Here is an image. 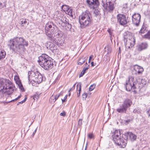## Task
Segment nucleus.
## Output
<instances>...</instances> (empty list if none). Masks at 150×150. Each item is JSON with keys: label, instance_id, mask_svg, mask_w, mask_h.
I'll list each match as a JSON object with an SVG mask.
<instances>
[{"label": "nucleus", "instance_id": "1", "mask_svg": "<svg viewBox=\"0 0 150 150\" xmlns=\"http://www.w3.org/2000/svg\"><path fill=\"white\" fill-rule=\"evenodd\" d=\"M10 48L13 51L17 53H21L25 50V47H27L28 43L23 38L17 37L10 40Z\"/></svg>", "mask_w": 150, "mask_h": 150}, {"label": "nucleus", "instance_id": "2", "mask_svg": "<svg viewBox=\"0 0 150 150\" xmlns=\"http://www.w3.org/2000/svg\"><path fill=\"white\" fill-rule=\"evenodd\" d=\"M38 62L41 67L46 70H49L56 65L55 61L47 55L43 54L39 58Z\"/></svg>", "mask_w": 150, "mask_h": 150}, {"label": "nucleus", "instance_id": "3", "mask_svg": "<svg viewBox=\"0 0 150 150\" xmlns=\"http://www.w3.org/2000/svg\"><path fill=\"white\" fill-rule=\"evenodd\" d=\"M14 88V85L11 81L0 79V92L1 93L10 95L13 93Z\"/></svg>", "mask_w": 150, "mask_h": 150}, {"label": "nucleus", "instance_id": "4", "mask_svg": "<svg viewBox=\"0 0 150 150\" xmlns=\"http://www.w3.org/2000/svg\"><path fill=\"white\" fill-rule=\"evenodd\" d=\"M92 21L91 14L88 11L83 12L79 17V22L81 28L88 26Z\"/></svg>", "mask_w": 150, "mask_h": 150}, {"label": "nucleus", "instance_id": "5", "mask_svg": "<svg viewBox=\"0 0 150 150\" xmlns=\"http://www.w3.org/2000/svg\"><path fill=\"white\" fill-rule=\"evenodd\" d=\"M120 131L116 130L114 132V134L112 135L113 139L115 143L120 147L124 148L127 144V139H124L122 136L120 137Z\"/></svg>", "mask_w": 150, "mask_h": 150}, {"label": "nucleus", "instance_id": "6", "mask_svg": "<svg viewBox=\"0 0 150 150\" xmlns=\"http://www.w3.org/2000/svg\"><path fill=\"white\" fill-rule=\"evenodd\" d=\"M28 79L29 82L30 80L35 82L39 83L42 81V76L41 74L38 71H29L28 73Z\"/></svg>", "mask_w": 150, "mask_h": 150}, {"label": "nucleus", "instance_id": "7", "mask_svg": "<svg viewBox=\"0 0 150 150\" xmlns=\"http://www.w3.org/2000/svg\"><path fill=\"white\" fill-rule=\"evenodd\" d=\"M132 104V102L131 100L126 99L120 106V108H117V110L120 113L125 112L127 108L131 106Z\"/></svg>", "mask_w": 150, "mask_h": 150}, {"label": "nucleus", "instance_id": "8", "mask_svg": "<svg viewBox=\"0 0 150 150\" xmlns=\"http://www.w3.org/2000/svg\"><path fill=\"white\" fill-rule=\"evenodd\" d=\"M134 77L132 76L129 77L128 80L126 81L125 86L127 91H130L132 90H134L136 88L134 82Z\"/></svg>", "mask_w": 150, "mask_h": 150}, {"label": "nucleus", "instance_id": "9", "mask_svg": "<svg viewBox=\"0 0 150 150\" xmlns=\"http://www.w3.org/2000/svg\"><path fill=\"white\" fill-rule=\"evenodd\" d=\"M117 18L118 22L121 25H124L127 23L126 16L124 14H118L117 16Z\"/></svg>", "mask_w": 150, "mask_h": 150}, {"label": "nucleus", "instance_id": "10", "mask_svg": "<svg viewBox=\"0 0 150 150\" xmlns=\"http://www.w3.org/2000/svg\"><path fill=\"white\" fill-rule=\"evenodd\" d=\"M103 4L102 5L104 7V8L107 11H112L114 8V4L112 2L109 1L108 2H106L105 1L104 2L103 1Z\"/></svg>", "mask_w": 150, "mask_h": 150}, {"label": "nucleus", "instance_id": "11", "mask_svg": "<svg viewBox=\"0 0 150 150\" xmlns=\"http://www.w3.org/2000/svg\"><path fill=\"white\" fill-rule=\"evenodd\" d=\"M86 2L88 6L93 9L97 7L99 4L98 0H86Z\"/></svg>", "mask_w": 150, "mask_h": 150}, {"label": "nucleus", "instance_id": "12", "mask_svg": "<svg viewBox=\"0 0 150 150\" xmlns=\"http://www.w3.org/2000/svg\"><path fill=\"white\" fill-rule=\"evenodd\" d=\"M141 15L139 14L135 13L132 16V21L134 24L137 26L139 25L140 22Z\"/></svg>", "mask_w": 150, "mask_h": 150}, {"label": "nucleus", "instance_id": "13", "mask_svg": "<svg viewBox=\"0 0 150 150\" xmlns=\"http://www.w3.org/2000/svg\"><path fill=\"white\" fill-rule=\"evenodd\" d=\"M133 72L135 74H141L144 71V69L142 67L137 65L133 66Z\"/></svg>", "mask_w": 150, "mask_h": 150}, {"label": "nucleus", "instance_id": "14", "mask_svg": "<svg viewBox=\"0 0 150 150\" xmlns=\"http://www.w3.org/2000/svg\"><path fill=\"white\" fill-rule=\"evenodd\" d=\"M148 46V44L147 43L143 42L137 46L136 50L140 52L146 49Z\"/></svg>", "mask_w": 150, "mask_h": 150}, {"label": "nucleus", "instance_id": "15", "mask_svg": "<svg viewBox=\"0 0 150 150\" xmlns=\"http://www.w3.org/2000/svg\"><path fill=\"white\" fill-rule=\"evenodd\" d=\"M54 31V30H53V29L49 30L48 29H45L46 34L48 37L49 40L51 41H52L53 40Z\"/></svg>", "mask_w": 150, "mask_h": 150}, {"label": "nucleus", "instance_id": "16", "mask_svg": "<svg viewBox=\"0 0 150 150\" xmlns=\"http://www.w3.org/2000/svg\"><path fill=\"white\" fill-rule=\"evenodd\" d=\"M135 38L133 36H131L129 38H127V45H129L131 47H132L135 45Z\"/></svg>", "mask_w": 150, "mask_h": 150}, {"label": "nucleus", "instance_id": "17", "mask_svg": "<svg viewBox=\"0 0 150 150\" xmlns=\"http://www.w3.org/2000/svg\"><path fill=\"white\" fill-rule=\"evenodd\" d=\"M124 136H125V139H127L128 138H129L131 141H132L135 140L137 138V136L132 132L128 133L127 137H126V136L125 135H124Z\"/></svg>", "mask_w": 150, "mask_h": 150}, {"label": "nucleus", "instance_id": "18", "mask_svg": "<svg viewBox=\"0 0 150 150\" xmlns=\"http://www.w3.org/2000/svg\"><path fill=\"white\" fill-rule=\"evenodd\" d=\"M87 57H84L83 56L80 57L79 60L78 64L80 65H82L85 62V61L87 59Z\"/></svg>", "mask_w": 150, "mask_h": 150}, {"label": "nucleus", "instance_id": "19", "mask_svg": "<svg viewBox=\"0 0 150 150\" xmlns=\"http://www.w3.org/2000/svg\"><path fill=\"white\" fill-rule=\"evenodd\" d=\"M53 23L51 22H48L46 25L45 29L49 30L53 29L54 30V27H52Z\"/></svg>", "mask_w": 150, "mask_h": 150}, {"label": "nucleus", "instance_id": "20", "mask_svg": "<svg viewBox=\"0 0 150 150\" xmlns=\"http://www.w3.org/2000/svg\"><path fill=\"white\" fill-rule=\"evenodd\" d=\"M147 30V27H146L145 25L143 24V26L139 31L140 33L143 34L146 32Z\"/></svg>", "mask_w": 150, "mask_h": 150}, {"label": "nucleus", "instance_id": "21", "mask_svg": "<svg viewBox=\"0 0 150 150\" xmlns=\"http://www.w3.org/2000/svg\"><path fill=\"white\" fill-rule=\"evenodd\" d=\"M6 55V53L4 50H0V60L4 58Z\"/></svg>", "mask_w": 150, "mask_h": 150}, {"label": "nucleus", "instance_id": "22", "mask_svg": "<svg viewBox=\"0 0 150 150\" xmlns=\"http://www.w3.org/2000/svg\"><path fill=\"white\" fill-rule=\"evenodd\" d=\"M66 14L69 15L70 16L72 17L74 13V12L73 11L72 9L70 8L65 13Z\"/></svg>", "mask_w": 150, "mask_h": 150}, {"label": "nucleus", "instance_id": "23", "mask_svg": "<svg viewBox=\"0 0 150 150\" xmlns=\"http://www.w3.org/2000/svg\"><path fill=\"white\" fill-rule=\"evenodd\" d=\"M63 15V14H62L61 13H59L58 11H57L54 15L55 16H56V18L59 20Z\"/></svg>", "mask_w": 150, "mask_h": 150}, {"label": "nucleus", "instance_id": "24", "mask_svg": "<svg viewBox=\"0 0 150 150\" xmlns=\"http://www.w3.org/2000/svg\"><path fill=\"white\" fill-rule=\"evenodd\" d=\"M6 5L5 0H0V9L3 8Z\"/></svg>", "mask_w": 150, "mask_h": 150}, {"label": "nucleus", "instance_id": "25", "mask_svg": "<svg viewBox=\"0 0 150 150\" xmlns=\"http://www.w3.org/2000/svg\"><path fill=\"white\" fill-rule=\"evenodd\" d=\"M59 20L64 23L67 22L68 21H67L68 20L67 19L66 17L65 16H64V15L62 16Z\"/></svg>", "mask_w": 150, "mask_h": 150}, {"label": "nucleus", "instance_id": "26", "mask_svg": "<svg viewBox=\"0 0 150 150\" xmlns=\"http://www.w3.org/2000/svg\"><path fill=\"white\" fill-rule=\"evenodd\" d=\"M62 9L65 11V13H66V11L68 10L69 8H70V7H69V6L65 5H63L62 6Z\"/></svg>", "mask_w": 150, "mask_h": 150}, {"label": "nucleus", "instance_id": "27", "mask_svg": "<svg viewBox=\"0 0 150 150\" xmlns=\"http://www.w3.org/2000/svg\"><path fill=\"white\" fill-rule=\"evenodd\" d=\"M65 24V27L66 29L70 30L71 28V24L69 23L68 21Z\"/></svg>", "mask_w": 150, "mask_h": 150}, {"label": "nucleus", "instance_id": "28", "mask_svg": "<svg viewBox=\"0 0 150 150\" xmlns=\"http://www.w3.org/2000/svg\"><path fill=\"white\" fill-rule=\"evenodd\" d=\"M77 90L79 91V93L77 92V96L79 97V96L80 91H81V86L80 84H78L77 86Z\"/></svg>", "mask_w": 150, "mask_h": 150}, {"label": "nucleus", "instance_id": "29", "mask_svg": "<svg viewBox=\"0 0 150 150\" xmlns=\"http://www.w3.org/2000/svg\"><path fill=\"white\" fill-rule=\"evenodd\" d=\"M20 24L22 25V26H25L26 24H28L26 19H23L21 21Z\"/></svg>", "mask_w": 150, "mask_h": 150}, {"label": "nucleus", "instance_id": "30", "mask_svg": "<svg viewBox=\"0 0 150 150\" xmlns=\"http://www.w3.org/2000/svg\"><path fill=\"white\" fill-rule=\"evenodd\" d=\"M144 37L146 38L150 39V31H148L147 33L144 35Z\"/></svg>", "mask_w": 150, "mask_h": 150}, {"label": "nucleus", "instance_id": "31", "mask_svg": "<svg viewBox=\"0 0 150 150\" xmlns=\"http://www.w3.org/2000/svg\"><path fill=\"white\" fill-rule=\"evenodd\" d=\"M95 86H96V85L95 84H93L91 85L90 86V87L89 88V91H91L93 90L94 89V88H95Z\"/></svg>", "mask_w": 150, "mask_h": 150}, {"label": "nucleus", "instance_id": "32", "mask_svg": "<svg viewBox=\"0 0 150 150\" xmlns=\"http://www.w3.org/2000/svg\"><path fill=\"white\" fill-rule=\"evenodd\" d=\"M18 86L19 88L22 91H24L21 82L19 84H18Z\"/></svg>", "mask_w": 150, "mask_h": 150}, {"label": "nucleus", "instance_id": "33", "mask_svg": "<svg viewBox=\"0 0 150 150\" xmlns=\"http://www.w3.org/2000/svg\"><path fill=\"white\" fill-rule=\"evenodd\" d=\"M75 127L77 129L78 128L79 126L81 125L82 124V122H75Z\"/></svg>", "mask_w": 150, "mask_h": 150}, {"label": "nucleus", "instance_id": "34", "mask_svg": "<svg viewBox=\"0 0 150 150\" xmlns=\"http://www.w3.org/2000/svg\"><path fill=\"white\" fill-rule=\"evenodd\" d=\"M61 95V93H59V94H57L55 96H54V98L55 100H54L53 101H55L56 100L58 99L59 97Z\"/></svg>", "mask_w": 150, "mask_h": 150}, {"label": "nucleus", "instance_id": "35", "mask_svg": "<svg viewBox=\"0 0 150 150\" xmlns=\"http://www.w3.org/2000/svg\"><path fill=\"white\" fill-rule=\"evenodd\" d=\"M86 70H85L83 69L82 71L81 72V73L80 74L79 76V77H80L82 76L86 72Z\"/></svg>", "mask_w": 150, "mask_h": 150}, {"label": "nucleus", "instance_id": "36", "mask_svg": "<svg viewBox=\"0 0 150 150\" xmlns=\"http://www.w3.org/2000/svg\"><path fill=\"white\" fill-rule=\"evenodd\" d=\"M126 47V50L128 51L129 50H130V48L132 47L130 46V45H127V43H126V45H125Z\"/></svg>", "mask_w": 150, "mask_h": 150}, {"label": "nucleus", "instance_id": "37", "mask_svg": "<svg viewBox=\"0 0 150 150\" xmlns=\"http://www.w3.org/2000/svg\"><path fill=\"white\" fill-rule=\"evenodd\" d=\"M94 13L96 16L100 15V12L97 10H95Z\"/></svg>", "mask_w": 150, "mask_h": 150}, {"label": "nucleus", "instance_id": "38", "mask_svg": "<svg viewBox=\"0 0 150 150\" xmlns=\"http://www.w3.org/2000/svg\"><path fill=\"white\" fill-rule=\"evenodd\" d=\"M55 100L54 98V96L52 95L50 97V100L52 103H54L55 101H53L54 100Z\"/></svg>", "mask_w": 150, "mask_h": 150}, {"label": "nucleus", "instance_id": "39", "mask_svg": "<svg viewBox=\"0 0 150 150\" xmlns=\"http://www.w3.org/2000/svg\"><path fill=\"white\" fill-rule=\"evenodd\" d=\"M14 80L16 82L20 81L19 77L17 76H14Z\"/></svg>", "mask_w": 150, "mask_h": 150}, {"label": "nucleus", "instance_id": "40", "mask_svg": "<svg viewBox=\"0 0 150 150\" xmlns=\"http://www.w3.org/2000/svg\"><path fill=\"white\" fill-rule=\"evenodd\" d=\"M39 96L38 94H35L33 96V99L35 100H37L39 98Z\"/></svg>", "mask_w": 150, "mask_h": 150}, {"label": "nucleus", "instance_id": "41", "mask_svg": "<svg viewBox=\"0 0 150 150\" xmlns=\"http://www.w3.org/2000/svg\"><path fill=\"white\" fill-rule=\"evenodd\" d=\"M93 134L91 133H89L88 134V137L90 139H91L93 137Z\"/></svg>", "mask_w": 150, "mask_h": 150}, {"label": "nucleus", "instance_id": "42", "mask_svg": "<svg viewBox=\"0 0 150 150\" xmlns=\"http://www.w3.org/2000/svg\"><path fill=\"white\" fill-rule=\"evenodd\" d=\"M26 99H27V98L26 97L25 98L24 100H22V101H21V102L18 103L17 104V105H19V104H22L23 103L25 102V101Z\"/></svg>", "mask_w": 150, "mask_h": 150}, {"label": "nucleus", "instance_id": "43", "mask_svg": "<svg viewBox=\"0 0 150 150\" xmlns=\"http://www.w3.org/2000/svg\"><path fill=\"white\" fill-rule=\"evenodd\" d=\"M87 94L86 93H84L82 95V97L83 99H85L87 97Z\"/></svg>", "mask_w": 150, "mask_h": 150}, {"label": "nucleus", "instance_id": "44", "mask_svg": "<svg viewBox=\"0 0 150 150\" xmlns=\"http://www.w3.org/2000/svg\"><path fill=\"white\" fill-rule=\"evenodd\" d=\"M66 115V113L65 111H63V112L60 114V115L61 116H62L63 117H64Z\"/></svg>", "mask_w": 150, "mask_h": 150}, {"label": "nucleus", "instance_id": "45", "mask_svg": "<svg viewBox=\"0 0 150 150\" xmlns=\"http://www.w3.org/2000/svg\"><path fill=\"white\" fill-rule=\"evenodd\" d=\"M89 65H86V66H85L84 67L83 69L86 71V70H88V69L89 68Z\"/></svg>", "mask_w": 150, "mask_h": 150}, {"label": "nucleus", "instance_id": "46", "mask_svg": "<svg viewBox=\"0 0 150 150\" xmlns=\"http://www.w3.org/2000/svg\"><path fill=\"white\" fill-rule=\"evenodd\" d=\"M21 95H20L17 98H16V99H14V100H12L11 101H10V102H12L14 101L15 100H17L19 98H21Z\"/></svg>", "mask_w": 150, "mask_h": 150}, {"label": "nucleus", "instance_id": "47", "mask_svg": "<svg viewBox=\"0 0 150 150\" xmlns=\"http://www.w3.org/2000/svg\"><path fill=\"white\" fill-rule=\"evenodd\" d=\"M67 95H66L64 97V99H62V103H64L65 101V100L67 99Z\"/></svg>", "mask_w": 150, "mask_h": 150}, {"label": "nucleus", "instance_id": "48", "mask_svg": "<svg viewBox=\"0 0 150 150\" xmlns=\"http://www.w3.org/2000/svg\"><path fill=\"white\" fill-rule=\"evenodd\" d=\"M93 56L92 55H91L89 57V59H88V63H90L91 60V59L93 58Z\"/></svg>", "mask_w": 150, "mask_h": 150}, {"label": "nucleus", "instance_id": "49", "mask_svg": "<svg viewBox=\"0 0 150 150\" xmlns=\"http://www.w3.org/2000/svg\"><path fill=\"white\" fill-rule=\"evenodd\" d=\"M127 8V3H125L123 5V8H125V9Z\"/></svg>", "mask_w": 150, "mask_h": 150}, {"label": "nucleus", "instance_id": "50", "mask_svg": "<svg viewBox=\"0 0 150 150\" xmlns=\"http://www.w3.org/2000/svg\"><path fill=\"white\" fill-rule=\"evenodd\" d=\"M37 127L35 129L34 131L33 134H32V135L33 136V137L34 136L36 132V131L37 130Z\"/></svg>", "mask_w": 150, "mask_h": 150}, {"label": "nucleus", "instance_id": "51", "mask_svg": "<svg viewBox=\"0 0 150 150\" xmlns=\"http://www.w3.org/2000/svg\"><path fill=\"white\" fill-rule=\"evenodd\" d=\"M57 35L58 36H60V37H62V34H61V33H58L56 35Z\"/></svg>", "mask_w": 150, "mask_h": 150}, {"label": "nucleus", "instance_id": "52", "mask_svg": "<svg viewBox=\"0 0 150 150\" xmlns=\"http://www.w3.org/2000/svg\"><path fill=\"white\" fill-rule=\"evenodd\" d=\"M75 88H74V87H72L71 88L69 91V92H70V91H71L72 90H74V89Z\"/></svg>", "mask_w": 150, "mask_h": 150}, {"label": "nucleus", "instance_id": "53", "mask_svg": "<svg viewBox=\"0 0 150 150\" xmlns=\"http://www.w3.org/2000/svg\"><path fill=\"white\" fill-rule=\"evenodd\" d=\"M16 84L18 85V84H19L21 82V81L20 80L19 81H16Z\"/></svg>", "mask_w": 150, "mask_h": 150}, {"label": "nucleus", "instance_id": "54", "mask_svg": "<svg viewBox=\"0 0 150 150\" xmlns=\"http://www.w3.org/2000/svg\"><path fill=\"white\" fill-rule=\"evenodd\" d=\"M91 66H92L93 67L95 65L94 64V62H92L91 63Z\"/></svg>", "mask_w": 150, "mask_h": 150}, {"label": "nucleus", "instance_id": "55", "mask_svg": "<svg viewBox=\"0 0 150 150\" xmlns=\"http://www.w3.org/2000/svg\"><path fill=\"white\" fill-rule=\"evenodd\" d=\"M50 45H52V46H54V44H53L52 43H50Z\"/></svg>", "mask_w": 150, "mask_h": 150}, {"label": "nucleus", "instance_id": "56", "mask_svg": "<svg viewBox=\"0 0 150 150\" xmlns=\"http://www.w3.org/2000/svg\"><path fill=\"white\" fill-rule=\"evenodd\" d=\"M119 53L121 52V50H120V48L119 47Z\"/></svg>", "mask_w": 150, "mask_h": 150}, {"label": "nucleus", "instance_id": "57", "mask_svg": "<svg viewBox=\"0 0 150 150\" xmlns=\"http://www.w3.org/2000/svg\"><path fill=\"white\" fill-rule=\"evenodd\" d=\"M75 85H76V84H74L73 85V87H74V88H75Z\"/></svg>", "mask_w": 150, "mask_h": 150}, {"label": "nucleus", "instance_id": "58", "mask_svg": "<svg viewBox=\"0 0 150 150\" xmlns=\"http://www.w3.org/2000/svg\"><path fill=\"white\" fill-rule=\"evenodd\" d=\"M86 65H89L88 64L87 62H86L85 64V66H86Z\"/></svg>", "mask_w": 150, "mask_h": 150}, {"label": "nucleus", "instance_id": "59", "mask_svg": "<svg viewBox=\"0 0 150 150\" xmlns=\"http://www.w3.org/2000/svg\"><path fill=\"white\" fill-rule=\"evenodd\" d=\"M86 148H87V146H86V147H85V150H86Z\"/></svg>", "mask_w": 150, "mask_h": 150}, {"label": "nucleus", "instance_id": "60", "mask_svg": "<svg viewBox=\"0 0 150 150\" xmlns=\"http://www.w3.org/2000/svg\"><path fill=\"white\" fill-rule=\"evenodd\" d=\"M70 94H71V93H69V96L70 95Z\"/></svg>", "mask_w": 150, "mask_h": 150}, {"label": "nucleus", "instance_id": "61", "mask_svg": "<svg viewBox=\"0 0 150 150\" xmlns=\"http://www.w3.org/2000/svg\"><path fill=\"white\" fill-rule=\"evenodd\" d=\"M135 111H136L135 110H134V112H135Z\"/></svg>", "mask_w": 150, "mask_h": 150}, {"label": "nucleus", "instance_id": "62", "mask_svg": "<svg viewBox=\"0 0 150 150\" xmlns=\"http://www.w3.org/2000/svg\"><path fill=\"white\" fill-rule=\"evenodd\" d=\"M80 120H81H81H80H80H79V122L80 121Z\"/></svg>", "mask_w": 150, "mask_h": 150}, {"label": "nucleus", "instance_id": "63", "mask_svg": "<svg viewBox=\"0 0 150 150\" xmlns=\"http://www.w3.org/2000/svg\"><path fill=\"white\" fill-rule=\"evenodd\" d=\"M57 42V43H59V42Z\"/></svg>", "mask_w": 150, "mask_h": 150}, {"label": "nucleus", "instance_id": "64", "mask_svg": "<svg viewBox=\"0 0 150 150\" xmlns=\"http://www.w3.org/2000/svg\"><path fill=\"white\" fill-rule=\"evenodd\" d=\"M126 122H127V121H126Z\"/></svg>", "mask_w": 150, "mask_h": 150}]
</instances>
